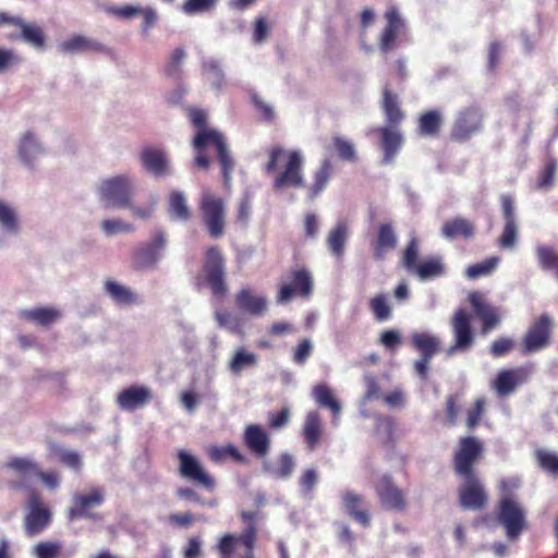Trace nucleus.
Here are the masks:
<instances>
[{
  "label": "nucleus",
  "instance_id": "nucleus-13",
  "mask_svg": "<svg viewBox=\"0 0 558 558\" xmlns=\"http://www.w3.org/2000/svg\"><path fill=\"white\" fill-rule=\"evenodd\" d=\"M385 19L387 24L379 36V49L383 53H388L397 48L398 38L405 31L407 24L396 7H390Z\"/></svg>",
  "mask_w": 558,
  "mask_h": 558
},
{
  "label": "nucleus",
  "instance_id": "nucleus-20",
  "mask_svg": "<svg viewBox=\"0 0 558 558\" xmlns=\"http://www.w3.org/2000/svg\"><path fill=\"white\" fill-rule=\"evenodd\" d=\"M341 505L351 519L364 527L369 526V506L363 495L345 490L341 495Z\"/></svg>",
  "mask_w": 558,
  "mask_h": 558
},
{
  "label": "nucleus",
  "instance_id": "nucleus-49",
  "mask_svg": "<svg viewBox=\"0 0 558 558\" xmlns=\"http://www.w3.org/2000/svg\"><path fill=\"white\" fill-rule=\"evenodd\" d=\"M440 124V113L436 110L427 111L420 118L418 132L424 136H434L438 133Z\"/></svg>",
  "mask_w": 558,
  "mask_h": 558
},
{
  "label": "nucleus",
  "instance_id": "nucleus-23",
  "mask_svg": "<svg viewBox=\"0 0 558 558\" xmlns=\"http://www.w3.org/2000/svg\"><path fill=\"white\" fill-rule=\"evenodd\" d=\"M17 154L26 167L33 168L35 161L46 154V148L33 131H26L20 137Z\"/></svg>",
  "mask_w": 558,
  "mask_h": 558
},
{
  "label": "nucleus",
  "instance_id": "nucleus-54",
  "mask_svg": "<svg viewBox=\"0 0 558 558\" xmlns=\"http://www.w3.org/2000/svg\"><path fill=\"white\" fill-rule=\"evenodd\" d=\"M53 453L57 456L61 463L69 466L73 471L78 472L81 470L82 459L78 452L61 447H54Z\"/></svg>",
  "mask_w": 558,
  "mask_h": 558
},
{
  "label": "nucleus",
  "instance_id": "nucleus-18",
  "mask_svg": "<svg viewBox=\"0 0 558 558\" xmlns=\"http://www.w3.org/2000/svg\"><path fill=\"white\" fill-rule=\"evenodd\" d=\"M104 502V492L101 488H93L88 494H75L73 496V507L69 510V519L89 518L99 520L100 515L89 512L90 508L99 507Z\"/></svg>",
  "mask_w": 558,
  "mask_h": 558
},
{
  "label": "nucleus",
  "instance_id": "nucleus-27",
  "mask_svg": "<svg viewBox=\"0 0 558 558\" xmlns=\"http://www.w3.org/2000/svg\"><path fill=\"white\" fill-rule=\"evenodd\" d=\"M143 167L155 177L170 174L169 159L165 151L155 148H145L141 154Z\"/></svg>",
  "mask_w": 558,
  "mask_h": 558
},
{
  "label": "nucleus",
  "instance_id": "nucleus-36",
  "mask_svg": "<svg viewBox=\"0 0 558 558\" xmlns=\"http://www.w3.org/2000/svg\"><path fill=\"white\" fill-rule=\"evenodd\" d=\"M474 234V226L462 217H456L444 223L441 235L448 240L462 236L464 239L472 238Z\"/></svg>",
  "mask_w": 558,
  "mask_h": 558
},
{
  "label": "nucleus",
  "instance_id": "nucleus-21",
  "mask_svg": "<svg viewBox=\"0 0 558 558\" xmlns=\"http://www.w3.org/2000/svg\"><path fill=\"white\" fill-rule=\"evenodd\" d=\"M57 49L63 54L108 51V48L104 44L82 34H74L59 43Z\"/></svg>",
  "mask_w": 558,
  "mask_h": 558
},
{
  "label": "nucleus",
  "instance_id": "nucleus-30",
  "mask_svg": "<svg viewBox=\"0 0 558 558\" xmlns=\"http://www.w3.org/2000/svg\"><path fill=\"white\" fill-rule=\"evenodd\" d=\"M257 364L258 356L244 347H240L234 350L227 368L232 375L240 376L245 369L254 368Z\"/></svg>",
  "mask_w": 558,
  "mask_h": 558
},
{
  "label": "nucleus",
  "instance_id": "nucleus-28",
  "mask_svg": "<svg viewBox=\"0 0 558 558\" xmlns=\"http://www.w3.org/2000/svg\"><path fill=\"white\" fill-rule=\"evenodd\" d=\"M236 306L251 316H262L267 308V300L264 295L255 293L251 289H242L235 296Z\"/></svg>",
  "mask_w": 558,
  "mask_h": 558
},
{
  "label": "nucleus",
  "instance_id": "nucleus-57",
  "mask_svg": "<svg viewBox=\"0 0 558 558\" xmlns=\"http://www.w3.org/2000/svg\"><path fill=\"white\" fill-rule=\"evenodd\" d=\"M538 464L551 474H558V453L546 449L535 452Z\"/></svg>",
  "mask_w": 558,
  "mask_h": 558
},
{
  "label": "nucleus",
  "instance_id": "nucleus-1",
  "mask_svg": "<svg viewBox=\"0 0 558 558\" xmlns=\"http://www.w3.org/2000/svg\"><path fill=\"white\" fill-rule=\"evenodd\" d=\"M268 155L269 160L264 166L265 172L272 173L278 170L279 163H284L283 170L274 181L275 190L304 186V159L299 150H286L280 145H275L269 149Z\"/></svg>",
  "mask_w": 558,
  "mask_h": 558
},
{
  "label": "nucleus",
  "instance_id": "nucleus-2",
  "mask_svg": "<svg viewBox=\"0 0 558 558\" xmlns=\"http://www.w3.org/2000/svg\"><path fill=\"white\" fill-rule=\"evenodd\" d=\"M209 144L215 145L217 149L223 181L226 185H229L232 172L234 170V161L226 144L225 137L220 132L208 129L197 131L193 141V146L197 150L195 163L197 167L203 169H207L209 167L210 160L203 151L204 148Z\"/></svg>",
  "mask_w": 558,
  "mask_h": 558
},
{
  "label": "nucleus",
  "instance_id": "nucleus-9",
  "mask_svg": "<svg viewBox=\"0 0 558 558\" xmlns=\"http://www.w3.org/2000/svg\"><path fill=\"white\" fill-rule=\"evenodd\" d=\"M204 270L206 281L209 284L213 294L218 299H222L226 295L228 288L225 281L226 271L223 258L217 247L213 246L208 248Z\"/></svg>",
  "mask_w": 558,
  "mask_h": 558
},
{
  "label": "nucleus",
  "instance_id": "nucleus-8",
  "mask_svg": "<svg viewBox=\"0 0 558 558\" xmlns=\"http://www.w3.org/2000/svg\"><path fill=\"white\" fill-rule=\"evenodd\" d=\"M201 213L210 236H221L225 230L226 218L222 199L211 193H204L201 201Z\"/></svg>",
  "mask_w": 558,
  "mask_h": 558
},
{
  "label": "nucleus",
  "instance_id": "nucleus-47",
  "mask_svg": "<svg viewBox=\"0 0 558 558\" xmlns=\"http://www.w3.org/2000/svg\"><path fill=\"white\" fill-rule=\"evenodd\" d=\"M21 315L26 319L33 320L43 326H47L59 318L60 312L51 307H39L34 310H25Z\"/></svg>",
  "mask_w": 558,
  "mask_h": 558
},
{
  "label": "nucleus",
  "instance_id": "nucleus-43",
  "mask_svg": "<svg viewBox=\"0 0 558 558\" xmlns=\"http://www.w3.org/2000/svg\"><path fill=\"white\" fill-rule=\"evenodd\" d=\"M413 272L423 281L430 280L445 274V265L440 257H432L418 264Z\"/></svg>",
  "mask_w": 558,
  "mask_h": 558
},
{
  "label": "nucleus",
  "instance_id": "nucleus-53",
  "mask_svg": "<svg viewBox=\"0 0 558 558\" xmlns=\"http://www.w3.org/2000/svg\"><path fill=\"white\" fill-rule=\"evenodd\" d=\"M100 228L107 236H112L118 233H131L135 230L132 223L116 218L102 220Z\"/></svg>",
  "mask_w": 558,
  "mask_h": 558
},
{
  "label": "nucleus",
  "instance_id": "nucleus-55",
  "mask_svg": "<svg viewBox=\"0 0 558 558\" xmlns=\"http://www.w3.org/2000/svg\"><path fill=\"white\" fill-rule=\"evenodd\" d=\"M418 241L414 234H411L410 241L402 255V265L409 271H414L417 267Z\"/></svg>",
  "mask_w": 558,
  "mask_h": 558
},
{
  "label": "nucleus",
  "instance_id": "nucleus-4",
  "mask_svg": "<svg viewBox=\"0 0 558 558\" xmlns=\"http://www.w3.org/2000/svg\"><path fill=\"white\" fill-rule=\"evenodd\" d=\"M168 244V235L163 230H156L151 238L141 243L132 253V264L135 269L155 268L162 259Z\"/></svg>",
  "mask_w": 558,
  "mask_h": 558
},
{
  "label": "nucleus",
  "instance_id": "nucleus-38",
  "mask_svg": "<svg viewBox=\"0 0 558 558\" xmlns=\"http://www.w3.org/2000/svg\"><path fill=\"white\" fill-rule=\"evenodd\" d=\"M295 468L293 457L287 452L281 453L278 459V464L272 465L270 462H264V471L275 480H288Z\"/></svg>",
  "mask_w": 558,
  "mask_h": 558
},
{
  "label": "nucleus",
  "instance_id": "nucleus-52",
  "mask_svg": "<svg viewBox=\"0 0 558 558\" xmlns=\"http://www.w3.org/2000/svg\"><path fill=\"white\" fill-rule=\"evenodd\" d=\"M215 318L220 328H225L233 333L241 332L242 322L236 315L227 311L218 310L215 312Z\"/></svg>",
  "mask_w": 558,
  "mask_h": 558
},
{
  "label": "nucleus",
  "instance_id": "nucleus-17",
  "mask_svg": "<svg viewBox=\"0 0 558 558\" xmlns=\"http://www.w3.org/2000/svg\"><path fill=\"white\" fill-rule=\"evenodd\" d=\"M178 458L180 460L181 476L207 489H213L215 487V480L204 471L201 463L195 457H193L185 450H181L178 453Z\"/></svg>",
  "mask_w": 558,
  "mask_h": 558
},
{
  "label": "nucleus",
  "instance_id": "nucleus-37",
  "mask_svg": "<svg viewBox=\"0 0 558 558\" xmlns=\"http://www.w3.org/2000/svg\"><path fill=\"white\" fill-rule=\"evenodd\" d=\"M398 238L391 223H383L378 228L376 247L374 251V257L376 259H383L385 252L393 250L397 246Z\"/></svg>",
  "mask_w": 558,
  "mask_h": 558
},
{
  "label": "nucleus",
  "instance_id": "nucleus-7",
  "mask_svg": "<svg viewBox=\"0 0 558 558\" xmlns=\"http://www.w3.org/2000/svg\"><path fill=\"white\" fill-rule=\"evenodd\" d=\"M450 326L453 335V343L447 349V356H453L458 352H468L474 344L475 335L471 325V315L463 308L454 312Z\"/></svg>",
  "mask_w": 558,
  "mask_h": 558
},
{
  "label": "nucleus",
  "instance_id": "nucleus-51",
  "mask_svg": "<svg viewBox=\"0 0 558 558\" xmlns=\"http://www.w3.org/2000/svg\"><path fill=\"white\" fill-rule=\"evenodd\" d=\"M369 307L376 320L386 322L391 317V307L385 294H378L371 300Z\"/></svg>",
  "mask_w": 558,
  "mask_h": 558
},
{
  "label": "nucleus",
  "instance_id": "nucleus-42",
  "mask_svg": "<svg viewBox=\"0 0 558 558\" xmlns=\"http://www.w3.org/2000/svg\"><path fill=\"white\" fill-rule=\"evenodd\" d=\"M169 215L173 220L186 221L191 217V211L184 194L180 191L171 192L169 196Z\"/></svg>",
  "mask_w": 558,
  "mask_h": 558
},
{
  "label": "nucleus",
  "instance_id": "nucleus-22",
  "mask_svg": "<svg viewBox=\"0 0 558 558\" xmlns=\"http://www.w3.org/2000/svg\"><path fill=\"white\" fill-rule=\"evenodd\" d=\"M469 301L473 307L475 315L482 320V333L487 335L490 330L496 328L500 323V317L497 308L487 303L482 294L472 292L469 295Z\"/></svg>",
  "mask_w": 558,
  "mask_h": 558
},
{
  "label": "nucleus",
  "instance_id": "nucleus-25",
  "mask_svg": "<svg viewBox=\"0 0 558 558\" xmlns=\"http://www.w3.org/2000/svg\"><path fill=\"white\" fill-rule=\"evenodd\" d=\"M151 391L145 386H131L123 389L117 398L118 405L125 411H134L149 403Z\"/></svg>",
  "mask_w": 558,
  "mask_h": 558
},
{
  "label": "nucleus",
  "instance_id": "nucleus-15",
  "mask_svg": "<svg viewBox=\"0 0 558 558\" xmlns=\"http://www.w3.org/2000/svg\"><path fill=\"white\" fill-rule=\"evenodd\" d=\"M500 201L505 226L499 238V245L502 248L511 250L515 246L519 233L514 201L512 196L506 194L501 195Z\"/></svg>",
  "mask_w": 558,
  "mask_h": 558
},
{
  "label": "nucleus",
  "instance_id": "nucleus-40",
  "mask_svg": "<svg viewBox=\"0 0 558 558\" xmlns=\"http://www.w3.org/2000/svg\"><path fill=\"white\" fill-rule=\"evenodd\" d=\"M411 342L421 352V356L427 357H434L440 347L439 338L428 332H413Z\"/></svg>",
  "mask_w": 558,
  "mask_h": 558
},
{
  "label": "nucleus",
  "instance_id": "nucleus-11",
  "mask_svg": "<svg viewBox=\"0 0 558 558\" xmlns=\"http://www.w3.org/2000/svg\"><path fill=\"white\" fill-rule=\"evenodd\" d=\"M482 452L480 441L474 437H464L460 440L459 449L454 453L453 466L459 476L477 475L473 465Z\"/></svg>",
  "mask_w": 558,
  "mask_h": 558
},
{
  "label": "nucleus",
  "instance_id": "nucleus-62",
  "mask_svg": "<svg viewBox=\"0 0 558 558\" xmlns=\"http://www.w3.org/2000/svg\"><path fill=\"white\" fill-rule=\"evenodd\" d=\"M61 545L54 542H41L33 547L36 558H58Z\"/></svg>",
  "mask_w": 558,
  "mask_h": 558
},
{
  "label": "nucleus",
  "instance_id": "nucleus-34",
  "mask_svg": "<svg viewBox=\"0 0 558 558\" xmlns=\"http://www.w3.org/2000/svg\"><path fill=\"white\" fill-rule=\"evenodd\" d=\"M315 402L322 407L329 409L333 414V424H337L341 413V403L335 398L332 390L327 385H317L312 390Z\"/></svg>",
  "mask_w": 558,
  "mask_h": 558
},
{
  "label": "nucleus",
  "instance_id": "nucleus-64",
  "mask_svg": "<svg viewBox=\"0 0 558 558\" xmlns=\"http://www.w3.org/2000/svg\"><path fill=\"white\" fill-rule=\"evenodd\" d=\"M236 544L235 535L226 534L220 538L216 548L219 551L221 558H232Z\"/></svg>",
  "mask_w": 558,
  "mask_h": 558
},
{
  "label": "nucleus",
  "instance_id": "nucleus-32",
  "mask_svg": "<svg viewBox=\"0 0 558 558\" xmlns=\"http://www.w3.org/2000/svg\"><path fill=\"white\" fill-rule=\"evenodd\" d=\"M246 446L258 457H264L269 450V438L258 425H248L244 433Z\"/></svg>",
  "mask_w": 558,
  "mask_h": 558
},
{
  "label": "nucleus",
  "instance_id": "nucleus-24",
  "mask_svg": "<svg viewBox=\"0 0 558 558\" xmlns=\"http://www.w3.org/2000/svg\"><path fill=\"white\" fill-rule=\"evenodd\" d=\"M376 492L384 508L402 511L405 509V500L402 492L393 485L391 477L384 475L376 485Z\"/></svg>",
  "mask_w": 558,
  "mask_h": 558
},
{
  "label": "nucleus",
  "instance_id": "nucleus-29",
  "mask_svg": "<svg viewBox=\"0 0 558 558\" xmlns=\"http://www.w3.org/2000/svg\"><path fill=\"white\" fill-rule=\"evenodd\" d=\"M348 238V223L344 220H339L326 238L327 247L332 256L337 258L343 256Z\"/></svg>",
  "mask_w": 558,
  "mask_h": 558
},
{
  "label": "nucleus",
  "instance_id": "nucleus-63",
  "mask_svg": "<svg viewBox=\"0 0 558 558\" xmlns=\"http://www.w3.org/2000/svg\"><path fill=\"white\" fill-rule=\"evenodd\" d=\"M514 347V341L511 338L500 337L492 344L489 352L494 357H501L508 354Z\"/></svg>",
  "mask_w": 558,
  "mask_h": 558
},
{
  "label": "nucleus",
  "instance_id": "nucleus-6",
  "mask_svg": "<svg viewBox=\"0 0 558 558\" xmlns=\"http://www.w3.org/2000/svg\"><path fill=\"white\" fill-rule=\"evenodd\" d=\"M25 509L24 527L26 534L35 536L41 533L51 521V511L36 490H28Z\"/></svg>",
  "mask_w": 558,
  "mask_h": 558
},
{
  "label": "nucleus",
  "instance_id": "nucleus-56",
  "mask_svg": "<svg viewBox=\"0 0 558 558\" xmlns=\"http://www.w3.org/2000/svg\"><path fill=\"white\" fill-rule=\"evenodd\" d=\"M219 0H185L182 11L186 15H196L211 11Z\"/></svg>",
  "mask_w": 558,
  "mask_h": 558
},
{
  "label": "nucleus",
  "instance_id": "nucleus-33",
  "mask_svg": "<svg viewBox=\"0 0 558 558\" xmlns=\"http://www.w3.org/2000/svg\"><path fill=\"white\" fill-rule=\"evenodd\" d=\"M16 26L21 29L20 38L36 50H44L46 46V35L44 29L35 24L27 23L24 20H15Z\"/></svg>",
  "mask_w": 558,
  "mask_h": 558
},
{
  "label": "nucleus",
  "instance_id": "nucleus-46",
  "mask_svg": "<svg viewBox=\"0 0 558 558\" xmlns=\"http://www.w3.org/2000/svg\"><path fill=\"white\" fill-rule=\"evenodd\" d=\"M331 173V163L329 160H324L320 168L315 172L314 184L308 190V201L312 202L318 196L327 186Z\"/></svg>",
  "mask_w": 558,
  "mask_h": 558
},
{
  "label": "nucleus",
  "instance_id": "nucleus-44",
  "mask_svg": "<svg viewBox=\"0 0 558 558\" xmlns=\"http://www.w3.org/2000/svg\"><path fill=\"white\" fill-rule=\"evenodd\" d=\"M536 257L539 267L545 271L553 272L558 280V253L550 246L537 245Z\"/></svg>",
  "mask_w": 558,
  "mask_h": 558
},
{
  "label": "nucleus",
  "instance_id": "nucleus-58",
  "mask_svg": "<svg viewBox=\"0 0 558 558\" xmlns=\"http://www.w3.org/2000/svg\"><path fill=\"white\" fill-rule=\"evenodd\" d=\"M185 51L183 48H177L165 66V74L173 80H179L181 76V65L185 58Z\"/></svg>",
  "mask_w": 558,
  "mask_h": 558
},
{
  "label": "nucleus",
  "instance_id": "nucleus-26",
  "mask_svg": "<svg viewBox=\"0 0 558 558\" xmlns=\"http://www.w3.org/2000/svg\"><path fill=\"white\" fill-rule=\"evenodd\" d=\"M104 291L118 306H134L142 303L141 296L135 291L113 279L105 281Z\"/></svg>",
  "mask_w": 558,
  "mask_h": 558
},
{
  "label": "nucleus",
  "instance_id": "nucleus-5",
  "mask_svg": "<svg viewBox=\"0 0 558 558\" xmlns=\"http://www.w3.org/2000/svg\"><path fill=\"white\" fill-rule=\"evenodd\" d=\"M497 520L505 527L507 537L512 541L527 527L524 509L509 496L499 500Z\"/></svg>",
  "mask_w": 558,
  "mask_h": 558
},
{
  "label": "nucleus",
  "instance_id": "nucleus-59",
  "mask_svg": "<svg viewBox=\"0 0 558 558\" xmlns=\"http://www.w3.org/2000/svg\"><path fill=\"white\" fill-rule=\"evenodd\" d=\"M203 69L210 74L208 80L213 87L220 89L223 86V72L220 63L215 59L204 60Z\"/></svg>",
  "mask_w": 558,
  "mask_h": 558
},
{
  "label": "nucleus",
  "instance_id": "nucleus-61",
  "mask_svg": "<svg viewBox=\"0 0 558 558\" xmlns=\"http://www.w3.org/2000/svg\"><path fill=\"white\" fill-rule=\"evenodd\" d=\"M140 14L143 17V23L141 25V35L143 37H148L150 29L157 24L158 22V13L155 8L147 5L143 7Z\"/></svg>",
  "mask_w": 558,
  "mask_h": 558
},
{
  "label": "nucleus",
  "instance_id": "nucleus-35",
  "mask_svg": "<svg viewBox=\"0 0 558 558\" xmlns=\"http://www.w3.org/2000/svg\"><path fill=\"white\" fill-rule=\"evenodd\" d=\"M381 146L384 149V163H391L395 156L399 151L403 138L399 131L389 128H381Z\"/></svg>",
  "mask_w": 558,
  "mask_h": 558
},
{
  "label": "nucleus",
  "instance_id": "nucleus-41",
  "mask_svg": "<svg viewBox=\"0 0 558 558\" xmlns=\"http://www.w3.org/2000/svg\"><path fill=\"white\" fill-rule=\"evenodd\" d=\"M0 229L10 235H16L21 229L16 210L3 199H0Z\"/></svg>",
  "mask_w": 558,
  "mask_h": 558
},
{
  "label": "nucleus",
  "instance_id": "nucleus-39",
  "mask_svg": "<svg viewBox=\"0 0 558 558\" xmlns=\"http://www.w3.org/2000/svg\"><path fill=\"white\" fill-rule=\"evenodd\" d=\"M5 468L23 480L36 477L39 473V465L28 457H13L7 461Z\"/></svg>",
  "mask_w": 558,
  "mask_h": 558
},
{
  "label": "nucleus",
  "instance_id": "nucleus-60",
  "mask_svg": "<svg viewBox=\"0 0 558 558\" xmlns=\"http://www.w3.org/2000/svg\"><path fill=\"white\" fill-rule=\"evenodd\" d=\"M333 146L339 155V157L343 160L355 161L356 160V151L354 145L348 140L341 136H335L332 138Z\"/></svg>",
  "mask_w": 558,
  "mask_h": 558
},
{
  "label": "nucleus",
  "instance_id": "nucleus-45",
  "mask_svg": "<svg viewBox=\"0 0 558 558\" xmlns=\"http://www.w3.org/2000/svg\"><path fill=\"white\" fill-rule=\"evenodd\" d=\"M558 161L554 157H547L536 181V189L543 192L549 191L555 183Z\"/></svg>",
  "mask_w": 558,
  "mask_h": 558
},
{
  "label": "nucleus",
  "instance_id": "nucleus-3",
  "mask_svg": "<svg viewBox=\"0 0 558 558\" xmlns=\"http://www.w3.org/2000/svg\"><path fill=\"white\" fill-rule=\"evenodd\" d=\"M135 193V180L128 173L104 178L97 186L98 198L106 208L121 209L131 206Z\"/></svg>",
  "mask_w": 558,
  "mask_h": 558
},
{
  "label": "nucleus",
  "instance_id": "nucleus-50",
  "mask_svg": "<svg viewBox=\"0 0 558 558\" xmlns=\"http://www.w3.org/2000/svg\"><path fill=\"white\" fill-rule=\"evenodd\" d=\"M499 264V258L496 256L489 257L482 263H476L469 266L465 270V276L469 279H476L482 276H487L492 274L497 265Z\"/></svg>",
  "mask_w": 558,
  "mask_h": 558
},
{
  "label": "nucleus",
  "instance_id": "nucleus-16",
  "mask_svg": "<svg viewBox=\"0 0 558 558\" xmlns=\"http://www.w3.org/2000/svg\"><path fill=\"white\" fill-rule=\"evenodd\" d=\"M483 114L476 107L459 112L451 135L457 141H465L482 129Z\"/></svg>",
  "mask_w": 558,
  "mask_h": 558
},
{
  "label": "nucleus",
  "instance_id": "nucleus-14",
  "mask_svg": "<svg viewBox=\"0 0 558 558\" xmlns=\"http://www.w3.org/2000/svg\"><path fill=\"white\" fill-rule=\"evenodd\" d=\"M313 291V277L305 268L295 269L291 272V283L280 287L277 294V302L282 304L289 302L293 294L308 298Z\"/></svg>",
  "mask_w": 558,
  "mask_h": 558
},
{
  "label": "nucleus",
  "instance_id": "nucleus-31",
  "mask_svg": "<svg viewBox=\"0 0 558 558\" xmlns=\"http://www.w3.org/2000/svg\"><path fill=\"white\" fill-rule=\"evenodd\" d=\"M302 435L310 450H314L323 436L322 420L317 411H311L306 414Z\"/></svg>",
  "mask_w": 558,
  "mask_h": 558
},
{
  "label": "nucleus",
  "instance_id": "nucleus-48",
  "mask_svg": "<svg viewBox=\"0 0 558 558\" xmlns=\"http://www.w3.org/2000/svg\"><path fill=\"white\" fill-rule=\"evenodd\" d=\"M383 108L389 123L397 124L402 120L403 114L399 108L398 97L387 87L384 89Z\"/></svg>",
  "mask_w": 558,
  "mask_h": 558
},
{
  "label": "nucleus",
  "instance_id": "nucleus-10",
  "mask_svg": "<svg viewBox=\"0 0 558 558\" xmlns=\"http://www.w3.org/2000/svg\"><path fill=\"white\" fill-rule=\"evenodd\" d=\"M553 322L543 314L527 329L522 340V353L530 354L542 351L550 344Z\"/></svg>",
  "mask_w": 558,
  "mask_h": 558
},
{
  "label": "nucleus",
  "instance_id": "nucleus-12",
  "mask_svg": "<svg viewBox=\"0 0 558 558\" xmlns=\"http://www.w3.org/2000/svg\"><path fill=\"white\" fill-rule=\"evenodd\" d=\"M459 487V502L463 509L481 510L487 502V494L478 475L462 476Z\"/></svg>",
  "mask_w": 558,
  "mask_h": 558
},
{
  "label": "nucleus",
  "instance_id": "nucleus-19",
  "mask_svg": "<svg viewBox=\"0 0 558 558\" xmlns=\"http://www.w3.org/2000/svg\"><path fill=\"white\" fill-rule=\"evenodd\" d=\"M531 373V367L526 366L500 371L493 383V388L499 397L509 396L519 385L527 380Z\"/></svg>",
  "mask_w": 558,
  "mask_h": 558
}]
</instances>
